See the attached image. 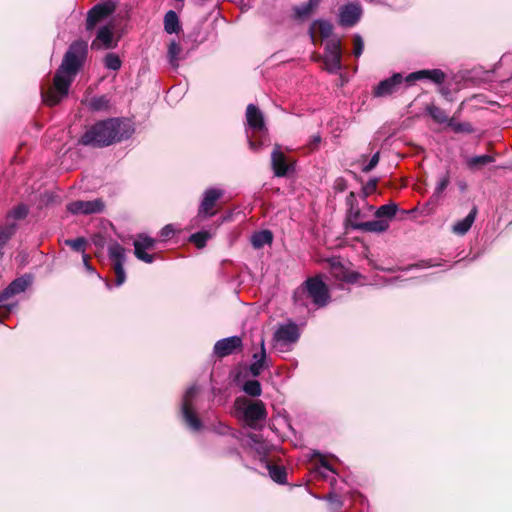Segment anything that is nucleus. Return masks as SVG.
Returning a JSON list of instances; mask_svg holds the SVG:
<instances>
[{"label":"nucleus","instance_id":"nucleus-1","mask_svg":"<svg viewBox=\"0 0 512 512\" xmlns=\"http://www.w3.org/2000/svg\"><path fill=\"white\" fill-rule=\"evenodd\" d=\"M87 54L86 41L76 40L70 44L54 74L52 84L41 87L42 101L46 106H56L67 98L70 86L83 67Z\"/></svg>","mask_w":512,"mask_h":512},{"label":"nucleus","instance_id":"nucleus-2","mask_svg":"<svg viewBox=\"0 0 512 512\" xmlns=\"http://www.w3.org/2000/svg\"><path fill=\"white\" fill-rule=\"evenodd\" d=\"M133 133L134 127L130 120L108 118L89 126L78 140V143L83 146L104 148L127 140Z\"/></svg>","mask_w":512,"mask_h":512},{"label":"nucleus","instance_id":"nucleus-3","mask_svg":"<svg viewBox=\"0 0 512 512\" xmlns=\"http://www.w3.org/2000/svg\"><path fill=\"white\" fill-rule=\"evenodd\" d=\"M304 296L311 298L312 302L319 307L327 305L330 298L327 285L319 277L308 278L302 286L297 288L293 294L294 302L304 305L302 301Z\"/></svg>","mask_w":512,"mask_h":512},{"label":"nucleus","instance_id":"nucleus-4","mask_svg":"<svg viewBox=\"0 0 512 512\" xmlns=\"http://www.w3.org/2000/svg\"><path fill=\"white\" fill-rule=\"evenodd\" d=\"M235 407L237 411L243 413L244 420L252 428L267 416L266 407L261 400L251 401L245 397H238L235 400Z\"/></svg>","mask_w":512,"mask_h":512},{"label":"nucleus","instance_id":"nucleus-5","mask_svg":"<svg viewBox=\"0 0 512 512\" xmlns=\"http://www.w3.org/2000/svg\"><path fill=\"white\" fill-rule=\"evenodd\" d=\"M196 394L197 389L194 386L186 390L182 398L181 417L189 429L193 431H200L203 428V423L198 417L193 405V400Z\"/></svg>","mask_w":512,"mask_h":512},{"label":"nucleus","instance_id":"nucleus-6","mask_svg":"<svg viewBox=\"0 0 512 512\" xmlns=\"http://www.w3.org/2000/svg\"><path fill=\"white\" fill-rule=\"evenodd\" d=\"M116 10V4L112 0H107L94 5L88 10L85 20V29L87 32H93L95 28L109 18Z\"/></svg>","mask_w":512,"mask_h":512},{"label":"nucleus","instance_id":"nucleus-7","mask_svg":"<svg viewBox=\"0 0 512 512\" xmlns=\"http://www.w3.org/2000/svg\"><path fill=\"white\" fill-rule=\"evenodd\" d=\"M108 256L112 261V270L115 274L116 286H121L126 281L124 264L126 262V249L118 242H113L108 247Z\"/></svg>","mask_w":512,"mask_h":512},{"label":"nucleus","instance_id":"nucleus-8","mask_svg":"<svg viewBox=\"0 0 512 512\" xmlns=\"http://www.w3.org/2000/svg\"><path fill=\"white\" fill-rule=\"evenodd\" d=\"M323 61L326 70L330 73H336L342 68V44L340 39L327 41Z\"/></svg>","mask_w":512,"mask_h":512},{"label":"nucleus","instance_id":"nucleus-9","mask_svg":"<svg viewBox=\"0 0 512 512\" xmlns=\"http://www.w3.org/2000/svg\"><path fill=\"white\" fill-rule=\"evenodd\" d=\"M156 240L148 235L139 234L133 242L135 257L145 263H152L156 259V254H149L146 250H152L156 246Z\"/></svg>","mask_w":512,"mask_h":512},{"label":"nucleus","instance_id":"nucleus-10","mask_svg":"<svg viewBox=\"0 0 512 512\" xmlns=\"http://www.w3.org/2000/svg\"><path fill=\"white\" fill-rule=\"evenodd\" d=\"M105 203L97 198L91 201L76 200L67 205V210L72 214L90 215L104 211Z\"/></svg>","mask_w":512,"mask_h":512},{"label":"nucleus","instance_id":"nucleus-11","mask_svg":"<svg viewBox=\"0 0 512 512\" xmlns=\"http://www.w3.org/2000/svg\"><path fill=\"white\" fill-rule=\"evenodd\" d=\"M223 196V191L210 188L204 192L202 202L198 209V216L202 218L212 217L216 214L214 209L217 201Z\"/></svg>","mask_w":512,"mask_h":512},{"label":"nucleus","instance_id":"nucleus-12","mask_svg":"<svg viewBox=\"0 0 512 512\" xmlns=\"http://www.w3.org/2000/svg\"><path fill=\"white\" fill-rule=\"evenodd\" d=\"M362 15L361 5L357 2H351L343 5L339 9V25L343 27L355 26Z\"/></svg>","mask_w":512,"mask_h":512},{"label":"nucleus","instance_id":"nucleus-13","mask_svg":"<svg viewBox=\"0 0 512 512\" xmlns=\"http://www.w3.org/2000/svg\"><path fill=\"white\" fill-rule=\"evenodd\" d=\"M403 76L401 73H394L391 77L386 78L378 83L373 89L375 97H386L396 92L403 83Z\"/></svg>","mask_w":512,"mask_h":512},{"label":"nucleus","instance_id":"nucleus-14","mask_svg":"<svg viewBox=\"0 0 512 512\" xmlns=\"http://www.w3.org/2000/svg\"><path fill=\"white\" fill-rule=\"evenodd\" d=\"M242 339L239 336H231L218 340L213 348L214 354L219 358H224L242 349Z\"/></svg>","mask_w":512,"mask_h":512},{"label":"nucleus","instance_id":"nucleus-15","mask_svg":"<svg viewBox=\"0 0 512 512\" xmlns=\"http://www.w3.org/2000/svg\"><path fill=\"white\" fill-rule=\"evenodd\" d=\"M300 332L298 326L289 322L285 325H281L274 333V340L281 345H290L298 341Z\"/></svg>","mask_w":512,"mask_h":512},{"label":"nucleus","instance_id":"nucleus-16","mask_svg":"<svg viewBox=\"0 0 512 512\" xmlns=\"http://www.w3.org/2000/svg\"><path fill=\"white\" fill-rule=\"evenodd\" d=\"M430 80L435 84H442L446 79V74L441 69H423L408 74L405 81L409 84L418 80Z\"/></svg>","mask_w":512,"mask_h":512},{"label":"nucleus","instance_id":"nucleus-17","mask_svg":"<svg viewBox=\"0 0 512 512\" xmlns=\"http://www.w3.org/2000/svg\"><path fill=\"white\" fill-rule=\"evenodd\" d=\"M116 46L114 41L112 28L108 25L100 27L97 32L96 38L92 41L91 48L93 50L112 49Z\"/></svg>","mask_w":512,"mask_h":512},{"label":"nucleus","instance_id":"nucleus-18","mask_svg":"<svg viewBox=\"0 0 512 512\" xmlns=\"http://www.w3.org/2000/svg\"><path fill=\"white\" fill-rule=\"evenodd\" d=\"M329 266L331 275L338 280L347 283H355L360 277L359 273L347 270L339 260L331 259Z\"/></svg>","mask_w":512,"mask_h":512},{"label":"nucleus","instance_id":"nucleus-19","mask_svg":"<svg viewBox=\"0 0 512 512\" xmlns=\"http://www.w3.org/2000/svg\"><path fill=\"white\" fill-rule=\"evenodd\" d=\"M246 121L250 129L254 132L266 130L264 115L254 104H249L246 108Z\"/></svg>","mask_w":512,"mask_h":512},{"label":"nucleus","instance_id":"nucleus-20","mask_svg":"<svg viewBox=\"0 0 512 512\" xmlns=\"http://www.w3.org/2000/svg\"><path fill=\"white\" fill-rule=\"evenodd\" d=\"M351 228L360 230L362 232H377L382 233L388 230L389 221L387 219H376L367 222H352Z\"/></svg>","mask_w":512,"mask_h":512},{"label":"nucleus","instance_id":"nucleus-21","mask_svg":"<svg viewBox=\"0 0 512 512\" xmlns=\"http://www.w3.org/2000/svg\"><path fill=\"white\" fill-rule=\"evenodd\" d=\"M30 282L23 277L13 280L1 293L0 303L6 302L11 297L24 292Z\"/></svg>","mask_w":512,"mask_h":512},{"label":"nucleus","instance_id":"nucleus-22","mask_svg":"<svg viewBox=\"0 0 512 512\" xmlns=\"http://www.w3.org/2000/svg\"><path fill=\"white\" fill-rule=\"evenodd\" d=\"M271 163L274 175L277 177H284L287 175L289 170V165L287 163V159L285 154L279 150V148H275L271 153Z\"/></svg>","mask_w":512,"mask_h":512},{"label":"nucleus","instance_id":"nucleus-23","mask_svg":"<svg viewBox=\"0 0 512 512\" xmlns=\"http://www.w3.org/2000/svg\"><path fill=\"white\" fill-rule=\"evenodd\" d=\"M477 213H478V208H477V206L474 205L472 207V209L470 210V212L468 213V215L464 219L456 222L452 226V232L454 234L461 235V236L465 235L470 230L472 224L474 223Z\"/></svg>","mask_w":512,"mask_h":512},{"label":"nucleus","instance_id":"nucleus-24","mask_svg":"<svg viewBox=\"0 0 512 512\" xmlns=\"http://www.w3.org/2000/svg\"><path fill=\"white\" fill-rule=\"evenodd\" d=\"M260 346V353H255L253 355L254 362L249 367V371L254 377L259 376L261 374V371L265 367L266 350L264 339L261 340Z\"/></svg>","mask_w":512,"mask_h":512},{"label":"nucleus","instance_id":"nucleus-25","mask_svg":"<svg viewBox=\"0 0 512 512\" xmlns=\"http://www.w3.org/2000/svg\"><path fill=\"white\" fill-rule=\"evenodd\" d=\"M164 30L168 34L178 33L181 30L180 21L175 11L169 10L164 16Z\"/></svg>","mask_w":512,"mask_h":512},{"label":"nucleus","instance_id":"nucleus-26","mask_svg":"<svg viewBox=\"0 0 512 512\" xmlns=\"http://www.w3.org/2000/svg\"><path fill=\"white\" fill-rule=\"evenodd\" d=\"M312 33L318 32L323 39L329 38L333 32V25L326 20H315L310 27Z\"/></svg>","mask_w":512,"mask_h":512},{"label":"nucleus","instance_id":"nucleus-27","mask_svg":"<svg viewBox=\"0 0 512 512\" xmlns=\"http://www.w3.org/2000/svg\"><path fill=\"white\" fill-rule=\"evenodd\" d=\"M346 203L349 206L348 210V220L351 224L352 222H357V220L361 217V211L357 206L356 195L354 192H350L346 197Z\"/></svg>","mask_w":512,"mask_h":512},{"label":"nucleus","instance_id":"nucleus-28","mask_svg":"<svg viewBox=\"0 0 512 512\" xmlns=\"http://www.w3.org/2000/svg\"><path fill=\"white\" fill-rule=\"evenodd\" d=\"M273 241V234L270 230H262L252 235L251 243L256 249L262 248Z\"/></svg>","mask_w":512,"mask_h":512},{"label":"nucleus","instance_id":"nucleus-29","mask_svg":"<svg viewBox=\"0 0 512 512\" xmlns=\"http://www.w3.org/2000/svg\"><path fill=\"white\" fill-rule=\"evenodd\" d=\"M268 472L270 477L273 481L279 483V484H285L287 481V472L285 467L274 465V464H268L267 465Z\"/></svg>","mask_w":512,"mask_h":512},{"label":"nucleus","instance_id":"nucleus-30","mask_svg":"<svg viewBox=\"0 0 512 512\" xmlns=\"http://www.w3.org/2000/svg\"><path fill=\"white\" fill-rule=\"evenodd\" d=\"M182 47L176 41H171L168 46L167 57L173 68H178Z\"/></svg>","mask_w":512,"mask_h":512},{"label":"nucleus","instance_id":"nucleus-31","mask_svg":"<svg viewBox=\"0 0 512 512\" xmlns=\"http://www.w3.org/2000/svg\"><path fill=\"white\" fill-rule=\"evenodd\" d=\"M397 211H398L397 204H395V203L385 204V205L380 206L376 210L375 217L380 218V219L387 218V220L392 219L396 215Z\"/></svg>","mask_w":512,"mask_h":512},{"label":"nucleus","instance_id":"nucleus-32","mask_svg":"<svg viewBox=\"0 0 512 512\" xmlns=\"http://www.w3.org/2000/svg\"><path fill=\"white\" fill-rule=\"evenodd\" d=\"M211 236L212 235L209 231H198L190 235L189 242L193 243L198 249H202L206 246V243L211 238Z\"/></svg>","mask_w":512,"mask_h":512},{"label":"nucleus","instance_id":"nucleus-33","mask_svg":"<svg viewBox=\"0 0 512 512\" xmlns=\"http://www.w3.org/2000/svg\"><path fill=\"white\" fill-rule=\"evenodd\" d=\"M450 183V176H449V173L446 172L438 181L437 183V186L434 190V193L433 195L431 196L430 198V202L431 203H436L441 194L443 193V191L447 188V186L449 185Z\"/></svg>","mask_w":512,"mask_h":512},{"label":"nucleus","instance_id":"nucleus-34","mask_svg":"<svg viewBox=\"0 0 512 512\" xmlns=\"http://www.w3.org/2000/svg\"><path fill=\"white\" fill-rule=\"evenodd\" d=\"M495 161V158L490 155H479L474 156L468 159L467 165L470 169H476L480 168L482 166H485L487 164H490Z\"/></svg>","mask_w":512,"mask_h":512},{"label":"nucleus","instance_id":"nucleus-35","mask_svg":"<svg viewBox=\"0 0 512 512\" xmlns=\"http://www.w3.org/2000/svg\"><path fill=\"white\" fill-rule=\"evenodd\" d=\"M426 111L431 116V118L439 124L448 121V116L446 112L440 107H437L435 105H428L426 107Z\"/></svg>","mask_w":512,"mask_h":512},{"label":"nucleus","instance_id":"nucleus-36","mask_svg":"<svg viewBox=\"0 0 512 512\" xmlns=\"http://www.w3.org/2000/svg\"><path fill=\"white\" fill-rule=\"evenodd\" d=\"M17 229V225L13 223H8L5 226L0 227V248L8 242V240L15 234Z\"/></svg>","mask_w":512,"mask_h":512},{"label":"nucleus","instance_id":"nucleus-37","mask_svg":"<svg viewBox=\"0 0 512 512\" xmlns=\"http://www.w3.org/2000/svg\"><path fill=\"white\" fill-rule=\"evenodd\" d=\"M243 391L252 397H258L262 393L261 384L258 380H248L243 385Z\"/></svg>","mask_w":512,"mask_h":512},{"label":"nucleus","instance_id":"nucleus-38","mask_svg":"<svg viewBox=\"0 0 512 512\" xmlns=\"http://www.w3.org/2000/svg\"><path fill=\"white\" fill-rule=\"evenodd\" d=\"M104 65L107 69L117 71L121 68L122 61L115 53H108L104 58Z\"/></svg>","mask_w":512,"mask_h":512},{"label":"nucleus","instance_id":"nucleus-39","mask_svg":"<svg viewBox=\"0 0 512 512\" xmlns=\"http://www.w3.org/2000/svg\"><path fill=\"white\" fill-rule=\"evenodd\" d=\"M29 213V208L25 204H18L14 207L7 215L8 218H13L14 220H23L27 217Z\"/></svg>","mask_w":512,"mask_h":512},{"label":"nucleus","instance_id":"nucleus-40","mask_svg":"<svg viewBox=\"0 0 512 512\" xmlns=\"http://www.w3.org/2000/svg\"><path fill=\"white\" fill-rule=\"evenodd\" d=\"M448 125L452 128L455 133H467L471 134L474 132V128L469 122L455 123L452 119L448 121Z\"/></svg>","mask_w":512,"mask_h":512},{"label":"nucleus","instance_id":"nucleus-41","mask_svg":"<svg viewBox=\"0 0 512 512\" xmlns=\"http://www.w3.org/2000/svg\"><path fill=\"white\" fill-rule=\"evenodd\" d=\"M86 244L87 240L84 237L65 240V245L69 246L76 252H81L82 254L85 253Z\"/></svg>","mask_w":512,"mask_h":512},{"label":"nucleus","instance_id":"nucleus-42","mask_svg":"<svg viewBox=\"0 0 512 512\" xmlns=\"http://www.w3.org/2000/svg\"><path fill=\"white\" fill-rule=\"evenodd\" d=\"M109 106V100L106 96H98L91 98L89 107L94 111H100L107 109Z\"/></svg>","mask_w":512,"mask_h":512},{"label":"nucleus","instance_id":"nucleus-43","mask_svg":"<svg viewBox=\"0 0 512 512\" xmlns=\"http://www.w3.org/2000/svg\"><path fill=\"white\" fill-rule=\"evenodd\" d=\"M379 179L378 178H371L363 187H362V194L363 197L366 198L373 194L378 185Z\"/></svg>","mask_w":512,"mask_h":512},{"label":"nucleus","instance_id":"nucleus-44","mask_svg":"<svg viewBox=\"0 0 512 512\" xmlns=\"http://www.w3.org/2000/svg\"><path fill=\"white\" fill-rule=\"evenodd\" d=\"M16 306V303H0V321H4L6 318H8Z\"/></svg>","mask_w":512,"mask_h":512},{"label":"nucleus","instance_id":"nucleus-45","mask_svg":"<svg viewBox=\"0 0 512 512\" xmlns=\"http://www.w3.org/2000/svg\"><path fill=\"white\" fill-rule=\"evenodd\" d=\"M354 50L353 53L356 57H359L364 49V42L360 35L356 34L353 37Z\"/></svg>","mask_w":512,"mask_h":512},{"label":"nucleus","instance_id":"nucleus-46","mask_svg":"<svg viewBox=\"0 0 512 512\" xmlns=\"http://www.w3.org/2000/svg\"><path fill=\"white\" fill-rule=\"evenodd\" d=\"M379 160H380V153L379 152H376L370 159V161L368 162V164H366L363 168H362V172L364 173H369L371 172L379 163Z\"/></svg>","mask_w":512,"mask_h":512},{"label":"nucleus","instance_id":"nucleus-47","mask_svg":"<svg viewBox=\"0 0 512 512\" xmlns=\"http://www.w3.org/2000/svg\"><path fill=\"white\" fill-rule=\"evenodd\" d=\"M312 11L313 9L310 8L307 3L295 8V13L299 18L309 16L312 13Z\"/></svg>","mask_w":512,"mask_h":512},{"label":"nucleus","instance_id":"nucleus-48","mask_svg":"<svg viewBox=\"0 0 512 512\" xmlns=\"http://www.w3.org/2000/svg\"><path fill=\"white\" fill-rule=\"evenodd\" d=\"M91 241L98 249H103L106 245V238L101 233L94 234Z\"/></svg>","mask_w":512,"mask_h":512},{"label":"nucleus","instance_id":"nucleus-49","mask_svg":"<svg viewBox=\"0 0 512 512\" xmlns=\"http://www.w3.org/2000/svg\"><path fill=\"white\" fill-rule=\"evenodd\" d=\"M175 233V229L173 227V225L171 224H168V225H165L161 230H160V237L165 240V239H168L170 237H172V235H174Z\"/></svg>","mask_w":512,"mask_h":512},{"label":"nucleus","instance_id":"nucleus-50","mask_svg":"<svg viewBox=\"0 0 512 512\" xmlns=\"http://www.w3.org/2000/svg\"><path fill=\"white\" fill-rule=\"evenodd\" d=\"M321 143V136L319 134L311 136V139L308 143V147L310 150H316Z\"/></svg>","mask_w":512,"mask_h":512},{"label":"nucleus","instance_id":"nucleus-51","mask_svg":"<svg viewBox=\"0 0 512 512\" xmlns=\"http://www.w3.org/2000/svg\"><path fill=\"white\" fill-rule=\"evenodd\" d=\"M335 189L339 192L345 191L347 189V181L342 177L337 178L335 181Z\"/></svg>","mask_w":512,"mask_h":512},{"label":"nucleus","instance_id":"nucleus-52","mask_svg":"<svg viewBox=\"0 0 512 512\" xmlns=\"http://www.w3.org/2000/svg\"><path fill=\"white\" fill-rule=\"evenodd\" d=\"M82 260H83V264H84L85 268L89 272H94V268L90 264V256L88 254L84 253V254H82Z\"/></svg>","mask_w":512,"mask_h":512},{"label":"nucleus","instance_id":"nucleus-53","mask_svg":"<svg viewBox=\"0 0 512 512\" xmlns=\"http://www.w3.org/2000/svg\"><path fill=\"white\" fill-rule=\"evenodd\" d=\"M439 92L441 93L442 96H444L446 99H449L450 95H451V91L449 88H446V87H441Z\"/></svg>","mask_w":512,"mask_h":512},{"label":"nucleus","instance_id":"nucleus-54","mask_svg":"<svg viewBox=\"0 0 512 512\" xmlns=\"http://www.w3.org/2000/svg\"><path fill=\"white\" fill-rule=\"evenodd\" d=\"M321 0H308L307 4L313 10L320 4Z\"/></svg>","mask_w":512,"mask_h":512},{"label":"nucleus","instance_id":"nucleus-55","mask_svg":"<svg viewBox=\"0 0 512 512\" xmlns=\"http://www.w3.org/2000/svg\"><path fill=\"white\" fill-rule=\"evenodd\" d=\"M321 463H322V466H323V467H325V468H327V469L331 470V467H330V465H329V463H328L327 461H322Z\"/></svg>","mask_w":512,"mask_h":512},{"label":"nucleus","instance_id":"nucleus-56","mask_svg":"<svg viewBox=\"0 0 512 512\" xmlns=\"http://www.w3.org/2000/svg\"><path fill=\"white\" fill-rule=\"evenodd\" d=\"M257 435L256 434H251L250 435V438L254 441V442H258V439H257Z\"/></svg>","mask_w":512,"mask_h":512}]
</instances>
